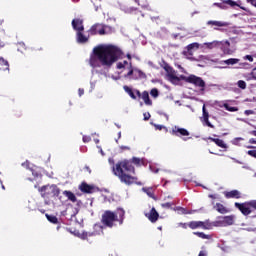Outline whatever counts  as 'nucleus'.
Masks as SVG:
<instances>
[{
    "label": "nucleus",
    "mask_w": 256,
    "mask_h": 256,
    "mask_svg": "<svg viewBox=\"0 0 256 256\" xmlns=\"http://www.w3.org/2000/svg\"><path fill=\"white\" fill-rule=\"evenodd\" d=\"M93 54L90 58V65L94 69L97 67H112L113 63H117L123 55V51L114 45H100L93 49ZM100 63V64H99Z\"/></svg>",
    "instance_id": "1"
},
{
    "label": "nucleus",
    "mask_w": 256,
    "mask_h": 256,
    "mask_svg": "<svg viewBox=\"0 0 256 256\" xmlns=\"http://www.w3.org/2000/svg\"><path fill=\"white\" fill-rule=\"evenodd\" d=\"M113 174L120 179L125 185H133L137 183L138 178L135 175V167L129 161H119L112 167Z\"/></svg>",
    "instance_id": "2"
},
{
    "label": "nucleus",
    "mask_w": 256,
    "mask_h": 256,
    "mask_svg": "<svg viewBox=\"0 0 256 256\" xmlns=\"http://www.w3.org/2000/svg\"><path fill=\"white\" fill-rule=\"evenodd\" d=\"M125 221V210L123 208H118L116 211L105 210L101 217V223L109 229H113L115 223L123 225Z\"/></svg>",
    "instance_id": "3"
},
{
    "label": "nucleus",
    "mask_w": 256,
    "mask_h": 256,
    "mask_svg": "<svg viewBox=\"0 0 256 256\" xmlns=\"http://www.w3.org/2000/svg\"><path fill=\"white\" fill-rule=\"evenodd\" d=\"M38 191L43 199L49 200L53 197L61 195V189L57 185H44L38 188Z\"/></svg>",
    "instance_id": "4"
},
{
    "label": "nucleus",
    "mask_w": 256,
    "mask_h": 256,
    "mask_svg": "<svg viewBox=\"0 0 256 256\" xmlns=\"http://www.w3.org/2000/svg\"><path fill=\"white\" fill-rule=\"evenodd\" d=\"M221 45H223V42L217 41V40H214L212 42H205L202 44L194 42L193 50L194 51L200 50L202 53H207L208 51H211V49H218V47H221Z\"/></svg>",
    "instance_id": "5"
},
{
    "label": "nucleus",
    "mask_w": 256,
    "mask_h": 256,
    "mask_svg": "<svg viewBox=\"0 0 256 256\" xmlns=\"http://www.w3.org/2000/svg\"><path fill=\"white\" fill-rule=\"evenodd\" d=\"M193 85L195 87L194 91L198 93V95L205 93V81L203 78L193 75Z\"/></svg>",
    "instance_id": "6"
},
{
    "label": "nucleus",
    "mask_w": 256,
    "mask_h": 256,
    "mask_svg": "<svg viewBox=\"0 0 256 256\" xmlns=\"http://www.w3.org/2000/svg\"><path fill=\"white\" fill-rule=\"evenodd\" d=\"M111 28L109 26H103L101 24H94L90 30V35H107V31Z\"/></svg>",
    "instance_id": "7"
},
{
    "label": "nucleus",
    "mask_w": 256,
    "mask_h": 256,
    "mask_svg": "<svg viewBox=\"0 0 256 256\" xmlns=\"http://www.w3.org/2000/svg\"><path fill=\"white\" fill-rule=\"evenodd\" d=\"M163 69H164V71H166L171 83H175V81H179V76L175 75V70L173 69V67H171L166 62H164Z\"/></svg>",
    "instance_id": "8"
},
{
    "label": "nucleus",
    "mask_w": 256,
    "mask_h": 256,
    "mask_svg": "<svg viewBox=\"0 0 256 256\" xmlns=\"http://www.w3.org/2000/svg\"><path fill=\"white\" fill-rule=\"evenodd\" d=\"M171 134L175 137H189V131L185 128H179V126H174Z\"/></svg>",
    "instance_id": "9"
},
{
    "label": "nucleus",
    "mask_w": 256,
    "mask_h": 256,
    "mask_svg": "<svg viewBox=\"0 0 256 256\" xmlns=\"http://www.w3.org/2000/svg\"><path fill=\"white\" fill-rule=\"evenodd\" d=\"M145 217H147L151 223H157L159 220V212L153 207L149 213L145 214Z\"/></svg>",
    "instance_id": "10"
},
{
    "label": "nucleus",
    "mask_w": 256,
    "mask_h": 256,
    "mask_svg": "<svg viewBox=\"0 0 256 256\" xmlns=\"http://www.w3.org/2000/svg\"><path fill=\"white\" fill-rule=\"evenodd\" d=\"M235 207L241 211L242 215H251V208H249V204L246 203H235Z\"/></svg>",
    "instance_id": "11"
},
{
    "label": "nucleus",
    "mask_w": 256,
    "mask_h": 256,
    "mask_svg": "<svg viewBox=\"0 0 256 256\" xmlns=\"http://www.w3.org/2000/svg\"><path fill=\"white\" fill-rule=\"evenodd\" d=\"M72 27L74 31H85V26H83V19L75 18L72 20Z\"/></svg>",
    "instance_id": "12"
},
{
    "label": "nucleus",
    "mask_w": 256,
    "mask_h": 256,
    "mask_svg": "<svg viewBox=\"0 0 256 256\" xmlns=\"http://www.w3.org/2000/svg\"><path fill=\"white\" fill-rule=\"evenodd\" d=\"M79 190H80L82 193L91 194V193H93V191H95V187H94L93 185L87 184V182H82V183L79 185Z\"/></svg>",
    "instance_id": "13"
},
{
    "label": "nucleus",
    "mask_w": 256,
    "mask_h": 256,
    "mask_svg": "<svg viewBox=\"0 0 256 256\" xmlns=\"http://www.w3.org/2000/svg\"><path fill=\"white\" fill-rule=\"evenodd\" d=\"M202 113H203V123L204 125H206L207 127H210L211 129H214L215 126L213 124H211V122L209 121V112H207V109L205 108V104L202 107Z\"/></svg>",
    "instance_id": "14"
},
{
    "label": "nucleus",
    "mask_w": 256,
    "mask_h": 256,
    "mask_svg": "<svg viewBox=\"0 0 256 256\" xmlns=\"http://www.w3.org/2000/svg\"><path fill=\"white\" fill-rule=\"evenodd\" d=\"M219 221V223H221L222 227H227L229 225H233V223H235V216L231 215V216H225V217H221Z\"/></svg>",
    "instance_id": "15"
},
{
    "label": "nucleus",
    "mask_w": 256,
    "mask_h": 256,
    "mask_svg": "<svg viewBox=\"0 0 256 256\" xmlns=\"http://www.w3.org/2000/svg\"><path fill=\"white\" fill-rule=\"evenodd\" d=\"M193 229H211L209 222L196 221L193 222Z\"/></svg>",
    "instance_id": "16"
},
{
    "label": "nucleus",
    "mask_w": 256,
    "mask_h": 256,
    "mask_svg": "<svg viewBox=\"0 0 256 256\" xmlns=\"http://www.w3.org/2000/svg\"><path fill=\"white\" fill-rule=\"evenodd\" d=\"M225 197L227 199H240L241 192H239L238 190H232L230 192H225Z\"/></svg>",
    "instance_id": "17"
},
{
    "label": "nucleus",
    "mask_w": 256,
    "mask_h": 256,
    "mask_svg": "<svg viewBox=\"0 0 256 256\" xmlns=\"http://www.w3.org/2000/svg\"><path fill=\"white\" fill-rule=\"evenodd\" d=\"M140 98L144 101L145 105H147L148 107H151V105H153V101L149 97V92L147 90L142 92V96Z\"/></svg>",
    "instance_id": "18"
},
{
    "label": "nucleus",
    "mask_w": 256,
    "mask_h": 256,
    "mask_svg": "<svg viewBox=\"0 0 256 256\" xmlns=\"http://www.w3.org/2000/svg\"><path fill=\"white\" fill-rule=\"evenodd\" d=\"M231 43L229 41H224L222 42V44L220 45L222 47V51L224 53V55H232L233 51H231V49H229Z\"/></svg>",
    "instance_id": "19"
},
{
    "label": "nucleus",
    "mask_w": 256,
    "mask_h": 256,
    "mask_svg": "<svg viewBox=\"0 0 256 256\" xmlns=\"http://www.w3.org/2000/svg\"><path fill=\"white\" fill-rule=\"evenodd\" d=\"M184 57L186 59H193V44H189L183 51Z\"/></svg>",
    "instance_id": "20"
},
{
    "label": "nucleus",
    "mask_w": 256,
    "mask_h": 256,
    "mask_svg": "<svg viewBox=\"0 0 256 256\" xmlns=\"http://www.w3.org/2000/svg\"><path fill=\"white\" fill-rule=\"evenodd\" d=\"M132 79H135V80H137V79H147V74H145L140 69L135 68L134 69V75H133Z\"/></svg>",
    "instance_id": "21"
},
{
    "label": "nucleus",
    "mask_w": 256,
    "mask_h": 256,
    "mask_svg": "<svg viewBox=\"0 0 256 256\" xmlns=\"http://www.w3.org/2000/svg\"><path fill=\"white\" fill-rule=\"evenodd\" d=\"M76 39L77 43H87L89 41V38L83 34V31L76 32Z\"/></svg>",
    "instance_id": "22"
},
{
    "label": "nucleus",
    "mask_w": 256,
    "mask_h": 256,
    "mask_svg": "<svg viewBox=\"0 0 256 256\" xmlns=\"http://www.w3.org/2000/svg\"><path fill=\"white\" fill-rule=\"evenodd\" d=\"M63 195L67 197L68 201H71L72 203H77V196H75L73 192L69 190H65L63 191Z\"/></svg>",
    "instance_id": "23"
},
{
    "label": "nucleus",
    "mask_w": 256,
    "mask_h": 256,
    "mask_svg": "<svg viewBox=\"0 0 256 256\" xmlns=\"http://www.w3.org/2000/svg\"><path fill=\"white\" fill-rule=\"evenodd\" d=\"M209 141H212L213 143H215L218 147H221L222 149H227V144H225V142L219 138H213V137H209L208 138Z\"/></svg>",
    "instance_id": "24"
},
{
    "label": "nucleus",
    "mask_w": 256,
    "mask_h": 256,
    "mask_svg": "<svg viewBox=\"0 0 256 256\" xmlns=\"http://www.w3.org/2000/svg\"><path fill=\"white\" fill-rule=\"evenodd\" d=\"M207 25H214V27H228L229 23L223 21H213L210 20L207 22Z\"/></svg>",
    "instance_id": "25"
},
{
    "label": "nucleus",
    "mask_w": 256,
    "mask_h": 256,
    "mask_svg": "<svg viewBox=\"0 0 256 256\" xmlns=\"http://www.w3.org/2000/svg\"><path fill=\"white\" fill-rule=\"evenodd\" d=\"M214 209L218 211V213H221L222 215H225V213H229V210L225 206H223V204L221 203H217L214 206Z\"/></svg>",
    "instance_id": "26"
},
{
    "label": "nucleus",
    "mask_w": 256,
    "mask_h": 256,
    "mask_svg": "<svg viewBox=\"0 0 256 256\" xmlns=\"http://www.w3.org/2000/svg\"><path fill=\"white\" fill-rule=\"evenodd\" d=\"M179 81H185L186 83H193V75L190 76H185V75H180L178 77V80H174V83H179Z\"/></svg>",
    "instance_id": "27"
},
{
    "label": "nucleus",
    "mask_w": 256,
    "mask_h": 256,
    "mask_svg": "<svg viewBox=\"0 0 256 256\" xmlns=\"http://www.w3.org/2000/svg\"><path fill=\"white\" fill-rule=\"evenodd\" d=\"M175 211H177L178 215H191L193 213L192 210H188L187 208L183 207H176Z\"/></svg>",
    "instance_id": "28"
},
{
    "label": "nucleus",
    "mask_w": 256,
    "mask_h": 256,
    "mask_svg": "<svg viewBox=\"0 0 256 256\" xmlns=\"http://www.w3.org/2000/svg\"><path fill=\"white\" fill-rule=\"evenodd\" d=\"M219 107H224L226 109V111H229L230 113H235V112L239 111V108L229 106L227 103H220Z\"/></svg>",
    "instance_id": "29"
},
{
    "label": "nucleus",
    "mask_w": 256,
    "mask_h": 256,
    "mask_svg": "<svg viewBox=\"0 0 256 256\" xmlns=\"http://www.w3.org/2000/svg\"><path fill=\"white\" fill-rule=\"evenodd\" d=\"M220 63H221V65H223V63H224V65H237V63H239V59L229 58L227 60L221 61Z\"/></svg>",
    "instance_id": "30"
},
{
    "label": "nucleus",
    "mask_w": 256,
    "mask_h": 256,
    "mask_svg": "<svg viewBox=\"0 0 256 256\" xmlns=\"http://www.w3.org/2000/svg\"><path fill=\"white\" fill-rule=\"evenodd\" d=\"M123 89L129 95V97H131V99H137V95H135V90L133 91V89H131L129 86H124Z\"/></svg>",
    "instance_id": "31"
},
{
    "label": "nucleus",
    "mask_w": 256,
    "mask_h": 256,
    "mask_svg": "<svg viewBox=\"0 0 256 256\" xmlns=\"http://www.w3.org/2000/svg\"><path fill=\"white\" fill-rule=\"evenodd\" d=\"M224 5H229L230 7H240L243 11H245V7H241L239 3L233 0H223Z\"/></svg>",
    "instance_id": "32"
},
{
    "label": "nucleus",
    "mask_w": 256,
    "mask_h": 256,
    "mask_svg": "<svg viewBox=\"0 0 256 256\" xmlns=\"http://www.w3.org/2000/svg\"><path fill=\"white\" fill-rule=\"evenodd\" d=\"M45 217L50 223H53V225H57L59 223V219L57 218V216L45 214Z\"/></svg>",
    "instance_id": "33"
},
{
    "label": "nucleus",
    "mask_w": 256,
    "mask_h": 256,
    "mask_svg": "<svg viewBox=\"0 0 256 256\" xmlns=\"http://www.w3.org/2000/svg\"><path fill=\"white\" fill-rule=\"evenodd\" d=\"M143 191L148 195V197L155 199V192L153 191V188H143Z\"/></svg>",
    "instance_id": "34"
},
{
    "label": "nucleus",
    "mask_w": 256,
    "mask_h": 256,
    "mask_svg": "<svg viewBox=\"0 0 256 256\" xmlns=\"http://www.w3.org/2000/svg\"><path fill=\"white\" fill-rule=\"evenodd\" d=\"M193 234L197 235V237H199L200 239H208V240L212 239L211 235H207V234H205L203 232H194Z\"/></svg>",
    "instance_id": "35"
},
{
    "label": "nucleus",
    "mask_w": 256,
    "mask_h": 256,
    "mask_svg": "<svg viewBox=\"0 0 256 256\" xmlns=\"http://www.w3.org/2000/svg\"><path fill=\"white\" fill-rule=\"evenodd\" d=\"M0 65L3 67V71L9 70V62L3 59V57H0Z\"/></svg>",
    "instance_id": "36"
},
{
    "label": "nucleus",
    "mask_w": 256,
    "mask_h": 256,
    "mask_svg": "<svg viewBox=\"0 0 256 256\" xmlns=\"http://www.w3.org/2000/svg\"><path fill=\"white\" fill-rule=\"evenodd\" d=\"M92 235H99V233H97V232H92V233L82 232L79 237H80V239L85 240V239H87V237H92Z\"/></svg>",
    "instance_id": "37"
},
{
    "label": "nucleus",
    "mask_w": 256,
    "mask_h": 256,
    "mask_svg": "<svg viewBox=\"0 0 256 256\" xmlns=\"http://www.w3.org/2000/svg\"><path fill=\"white\" fill-rule=\"evenodd\" d=\"M129 72L127 74H125L124 77H129L130 79H132V77L135 75V69H133V64L130 62L129 64Z\"/></svg>",
    "instance_id": "38"
},
{
    "label": "nucleus",
    "mask_w": 256,
    "mask_h": 256,
    "mask_svg": "<svg viewBox=\"0 0 256 256\" xmlns=\"http://www.w3.org/2000/svg\"><path fill=\"white\" fill-rule=\"evenodd\" d=\"M178 225L179 227H182V229H187V227H189L190 229H193V222L179 223Z\"/></svg>",
    "instance_id": "39"
},
{
    "label": "nucleus",
    "mask_w": 256,
    "mask_h": 256,
    "mask_svg": "<svg viewBox=\"0 0 256 256\" xmlns=\"http://www.w3.org/2000/svg\"><path fill=\"white\" fill-rule=\"evenodd\" d=\"M151 97H154V99H157L159 97V90L157 88H153L150 91Z\"/></svg>",
    "instance_id": "40"
},
{
    "label": "nucleus",
    "mask_w": 256,
    "mask_h": 256,
    "mask_svg": "<svg viewBox=\"0 0 256 256\" xmlns=\"http://www.w3.org/2000/svg\"><path fill=\"white\" fill-rule=\"evenodd\" d=\"M237 85L240 89H247V82H245L244 80H239L237 82Z\"/></svg>",
    "instance_id": "41"
},
{
    "label": "nucleus",
    "mask_w": 256,
    "mask_h": 256,
    "mask_svg": "<svg viewBox=\"0 0 256 256\" xmlns=\"http://www.w3.org/2000/svg\"><path fill=\"white\" fill-rule=\"evenodd\" d=\"M194 37H207L205 31H194Z\"/></svg>",
    "instance_id": "42"
},
{
    "label": "nucleus",
    "mask_w": 256,
    "mask_h": 256,
    "mask_svg": "<svg viewBox=\"0 0 256 256\" xmlns=\"http://www.w3.org/2000/svg\"><path fill=\"white\" fill-rule=\"evenodd\" d=\"M173 205H175V203L165 202V203L161 204V207H163V209H171V207H173Z\"/></svg>",
    "instance_id": "43"
},
{
    "label": "nucleus",
    "mask_w": 256,
    "mask_h": 256,
    "mask_svg": "<svg viewBox=\"0 0 256 256\" xmlns=\"http://www.w3.org/2000/svg\"><path fill=\"white\" fill-rule=\"evenodd\" d=\"M239 141H243L242 137H237L232 140V145H239Z\"/></svg>",
    "instance_id": "44"
},
{
    "label": "nucleus",
    "mask_w": 256,
    "mask_h": 256,
    "mask_svg": "<svg viewBox=\"0 0 256 256\" xmlns=\"http://www.w3.org/2000/svg\"><path fill=\"white\" fill-rule=\"evenodd\" d=\"M20 117H23V113H21V111H19V110H16L14 112V118L15 119H20Z\"/></svg>",
    "instance_id": "45"
},
{
    "label": "nucleus",
    "mask_w": 256,
    "mask_h": 256,
    "mask_svg": "<svg viewBox=\"0 0 256 256\" xmlns=\"http://www.w3.org/2000/svg\"><path fill=\"white\" fill-rule=\"evenodd\" d=\"M214 7H219V9H227V6L222 3H214Z\"/></svg>",
    "instance_id": "46"
},
{
    "label": "nucleus",
    "mask_w": 256,
    "mask_h": 256,
    "mask_svg": "<svg viewBox=\"0 0 256 256\" xmlns=\"http://www.w3.org/2000/svg\"><path fill=\"white\" fill-rule=\"evenodd\" d=\"M247 205H249V207H252L253 209L256 210V200L247 202Z\"/></svg>",
    "instance_id": "47"
},
{
    "label": "nucleus",
    "mask_w": 256,
    "mask_h": 256,
    "mask_svg": "<svg viewBox=\"0 0 256 256\" xmlns=\"http://www.w3.org/2000/svg\"><path fill=\"white\" fill-rule=\"evenodd\" d=\"M94 229H95L96 231H100V232L102 233V235H103V226H101V225H99V224H95V225H94Z\"/></svg>",
    "instance_id": "48"
},
{
    "label": "nucleus",
    "mask_w": 256,
    "mask_h": 256,
    "mask_svg": "<svg viewBox=\"0 0 256 256\" xmlns=\"http://www.w3.org/2000/svg\"><path fill=\"white\" fill-rule=\"evenodd\" d=\"M132 163H134V165H140L141 164V159L134 157L132 158Z\"/></svg>",
    "instance_id": "49"
},
{
    "label": "nucleus",
    "mask_w": 256,
    "mask_h": 256,
    "mask_svg": "<svg viewBox=\"0 0 256 256\" xmlns=\"http://www.w3.org/2000/svg\"><path fill=\"white\" fill-rule=\"evenodd\" d=\"M82 141H83V143L91 142V136H83Z\"/></svg>",
    "instance_id": "50"
},
{
    "label": "nucleus",
    "mask_w": 256,
    "mask_h": 256,
    "mask_svg": "<svg viewBox=\"0 0 256 256\" xmlns=\"http://www.w3.org/2000/svg\"><path fill=\"white\" fill-rule=\"evenodd\" d=\"M143 115H144V121H149V119H151V114L149 112H145Z\"/></svg>",
    "instance_id": "51"
},
{
    "label": "nucleus",
    "mask_w": 256,
    "mask_h": 256,
    "mask_svg": "<svg viewBox=\"0 0 256 256\" xmlns=\"http://www.w3.org/2000/svg\"><path fill=\"white\" fill-rule=\"evenodd\" d=\"M244 59L246 61H249L250 63H253V56L252 55H246V56H244Z\"/></svg>",
    "instance_id": "52"
},
{
    "label": "nucleus",
    "mask_w": 256,
    "mask_h": 256,
    "mask_svg": "<svg viewBox=\"0 0 256 256\" xmlns=\"http://www.w3.org/2000/svg\"><path fill=\"white\" fill-rule=\"evenodd\" d=\"M134 95H136V97H138L139 99H141L143 93L141 94V91H139V90H134Z\"/></svg>",
    "instance_id": "53"
},
{
    "label": "nucleus",
    "mask_w": 256,
    "mask_h": 256,
    "mask_svg": "<svg viewBox=\"0 0 256 256\" xmlns=\"http://www.w3.org/2000/svg\"><path fill=\"white\" fill-rule=\"evenodd\" d=\"M29 165H31L29 160H26L25 162L22 163V167H26V169H29Z\"/></svg>",
    "instance_id": "54"
},
{
    "label": "nucleus",
    "mask_w": 256,
    "mask_h": 256,
    "mask_svg": "<svg viewBox=\"0 0 256 256\" xmlns=\"http://www.w3.org/2000/svg\"><path fill=\"white\" fill-rule=\"evenodd\" d=\"M121 151H131V148L129 146H120Z\"/></svg>",
    "instance_id": "55"
},
{
    "label": "nucleus",
    "mask_w": 256,
    "mask_h": 256,
    "mask_svg": "<svg viewBox=\"0 0 256 256\" xmlns=\"http://www.w3.org/2000/svg\"><path fill=\"white\" fill-rule=\"evenodd\" d=\"M85 94V90L83 89V88H79L78 89V95H79V97H82V95H84Z\"/></svg>",
    "instance_id": "56"
},
{
    "label": "nucleus",
    "mask_w": 256,
    "mask_h": 256,
    "mask_svg": "<svg viewBox=\"0 0 256 256\" xmlns=\"http://www.w3.org/2000/svg\"><path fill=\"white\" fill-rule=\"evenodd\" d=\"M198 256H208V253L206 250H201Z\"/></svg>",
    "instance_id": "57"
},
{
    "label": "nucleus",
    "mask_w": 256,
    "mask_h": 256,
    "mask_svg": "<svg viewBox=\"0 0 256 256\" xmlns=\"http://www.w3.org/2000/svg\"><path fill=\"white\" fill-rule=\"evenodd\" d=\"M254 113H255V112H254L253 110H245V111H244V114H245V115H248V116H249V115H253Z\"/></svg>",
    "instance_id": "58"
},
{
    "label": "nucleus",
    "mask_w": 256,
    "mask_h": 256,
    "mask_svg": "<svg viewBox=\"0 0 256 256\" xmlns=\"http://www.w3.org/2000/svg\"><path fill=\"white\" fill-rule=\"evenodd\" d=\"M117 69H125V66H124L123 62H119L117 64Z\"/></svg>",
    "instance_id": "59"
},
{
    "label": "nucleus",
    "mask_w": 256,
    "mask_h": 256,
    "mask_svg": "<svg viewBox=\"0 0 256 256\" xmlns=\"http://www.w3.org/2000/svg\"><path fill=\"white\" fill-rule=\"evenodd\" d=\"M251 75H252V79H255L256 81V68L252 70Z\"/></svg>",
    "instance_id": "60"
},
{
    "label": "nucleus",
    "mask_w": 256,
    "mask_h": 256,
    "mask_svg": "<svg viewBox=\"0 0 256 256\" xmlns=\"http://www.w3.org/2000/svg\"><path fill=\"white\" fill-rule=\"evenodd\" d=\"M209 198L210 199H219V196L217 194H210Z\"/></svg>",
    "instance_id": "61"
},
{
    "label": "nucleus",
    "mask_w": 256,
    "mask_h": 256,
    "mask_svg": "<svg viewBox=\"0 0 256 256\" xmlns=\"http://www.w3.org/2000/svg\"><path fill=\"white\" fill-rule=\"evenodd\" d=\"M84 171H87V173H89V175H91V168L89 166H85Z\"/></svg>",
    "instance_id": "62"
},
{
    "label": "nucleus",
    "mask_w": 256,
    "mask_h": 256,
    "mask_svg": "<svg viewBox=\"0 0 256 256\" xmlns=\"http://www.w3.org/2000/svg\"><path fill=\"white\" fill-rule=\"evenodd\" d=\"M249 143H251L252 145H256V140L254 138H251L249 140Z\"/></svg>",
    "instance_id": "63"
},
{
    "label": "nucleus",
    "mask_w": 256,
    "mask_h": 256,
    "mask_svg": "<svg viewBox=\"0 0 256 256\" xmlns=\"http://www.w3.org/2000/svg\"><path fill=\"white\" fill-rule=\"evenodd\" d=\"M155 127H156V129H158L159 131H161V129H163V126H161V125H156Z\"/></svg>",
    "instance_id": "64"
}]
</instances>
